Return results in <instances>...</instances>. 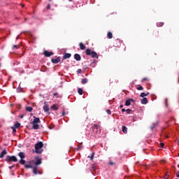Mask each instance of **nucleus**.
I'll list each match as a JSON object with an SVG mask.
<instances>
[{"label":"nucleus","instance_id":"f257e3e1","mask_svg":"<svg viewBox=\"0 0 179 179\" xmlns=\"http://www.w3.org/2000/svg\"><path fill=\"white\" fill-rule=\"evenodd\" d=\"M91 133H92V135L94 136H99L100 134H101V127L100 124H92L91 127Z\"/></svg>","mask_w":179,"mask_h":179},{"label":"nucleus","instance_id":"f03ea898","mask_svg":"<svg viewBox=\"0 0 179 179\" xmlns=\"http://www.w3.org/2000/svg\"><path fill=\"white\" fill-rule=\"evenodd\" d=\"M35 153L36 154H42L43 152V142H38L36 144H35Z\"/></svg>","mask_w":179,"mask_h":179},{"label":"nucleus","instance_id":"7ed1b4c3","mask_svg":"<svg viewBox=\"0 0 179 179\" xmlns=\"http://www.w3.org/2000/svg\"><path fill=\"white\" fill-rule=\"evenodd\" d=\"M39 123H41V120L39 117H36V116H34V121L30 122V124L33 125L32 129H39Z\"/></svg>","mask_w":179,"mask_h":179},{"label":"nucleus","instance_id":"20e7f679","mask_svg":"<svg viewBox=\"0 0 179 179\" xmlns=\"http://www.w3.org/2000/svg\"><path fill=\"white\" fill-rule=\"evenodd\" d=\"M85 53L86 55H91V57L96 58L97 59H99V55H97V53L94 51H92V50L90 49H86Z\"/></svg>","mask_w":179,"mask_h":179},{"label":"nucleus","instance_id":"39448f33","mask_svg":"<svg viewBox=\"0 0 179 179\" xmlns=\"http://www.w3.org/2000/svg\"><path fill=\"white\" fill-rule=\"evenodd\" d=\"M35 160H36V161H35V162L31 161L29 162V164L34 163L35 166H39L41 164H43V161H42L41 158L39 157V156L36 157Z\"/></svg>","mask_w":179,"mask_h":179},{"label":"nucleus","instance_id":"423d86ee","mask_svg":"<svg viewBox=\"0 0 179 179\" xmlns=\"http://www.w3.org/2000/svg\"><path fill=\"white\" fill-rule=\"evenodd\" d=\"M6 162H17V159L16 156H7L5 159Z\"/></svg>","mask_w":179,"mask_h":179},{"label":"nucleus","instance_id":"0eeeda50","mask_svg":"<svg viewBox=\"0 0 179 179\" xmlns=\"http://www.w3.org/2000/svg\"><path fill=\"white\" fill-rule=\"evenodd\" d=\"M43 55L45 57H50L54 55V53L52 52H48V50H45Z\"/></svg>","mask_w":179,"mask_h":179},{"label":"nucleus","instance_id":"6e6552de","mask_svg":"<svg viewBox=\"0 0 179 179\" xmlns=\"http://www.w3.org/2000/svg\"><path fill=\"white\" fill-rule=\"evenodd\" d=\"M134 102H135V100H134L133 99H129L126 101L124 106H131V103H134Z\"/></svg>","mask_w":179,"mask_h":179},{"label":"nucleus","instance_id":"1a4fd4ad","mask_svg":"<svg viewBox=\"0 0 179 179\" xmlns=\"http://www.w3.org/2000/svg\"><path fill=\"white\" fill-rule=\"evenodd\" d=\"M34 169L32 173H34V175H37V174L41 175V173L38 171V167L34 166V169Z\"/></svg>","mask_w":179,"mask_h":179},{"label":"nucleus","instance_id":"9d476101","mask_svg":"<svg viewBox=\"0 0 179 179\" xmlns=\"http://www.w3.org/2000/svg\"><path fill=\"white\" fill-rule=\"evenodd\" d=\"M51 62L54 64H58L59 62H61V59H60V57H57V59H52Z\"/></svg>","mask_w":179,"mask_h":179},{"label":"nucleus","instance_id":"9b49d317","mask_svg":"<svg viewBox=\"0 0 179 179\" xmlns=\"http://www.w3.org/2000/svg\"><path fill=\"white\" fill-rule=\"evenodd\" d=\"M74 59L80 62L82 59V57H80V55L79 54H74Z\"/></svg>","mask_w":179,"mask_h":179},{"label":"nucleus","instance_id":"f8f14e48","mask_svg":"<svg viewBox=\"0 0 179 179\" xmlns=\"http://www.w3.org/2000/svg\"><path fill=\"white\" fill-rule=\"evenodd\" d=\"M8 154L7 150H3L1 154H0V158L2 159L3 157H4L5 156H6V155Z\"/></svg>","mask_w":179,"mask_h":179},{"label":"nucleus","instance_id":"ddd939ff","mask_svg":"<svg viewBox=\"0 0 179 179\" xmlns=\"http://www.w3.org/2000/svg\"><path fill=\"white\" fill-rule=\"evenodd\" d=\"M71 56H72V55L70 53H64L63 59H67L70 58Z\"/></svg>","mask_w":179,"mask_h":179},{"label":"nucleus","instance_id":"4468645a","mask_svg":"<svg viewBox=\"0 0 179 179\" xmlns=\"http://www.w3.org/2000/svg\"><path fill=\"white\" fill-rule=\"evenodd\" d=\"M141 104H143V105L148 104V99L144 97L143 99L141 100Z\"/></svg>","mask_w":179,"mask_h":179},{"label":"nucleus","instance_id":"2eb2a0df","mask_svg":"<svg viewBox=\"0 0 179 179\" xmlns=\"http://www.w3.org/2000/svg\"><path fill=\"white\" fill-rule=\"evenodd\" d=\"M148 95H150V92H147V93L143 92L141 94L140 96L141 98H145V97L148 96Z\"/></svg>","mask_w":179,"mask_h":179},{"label":"nucleus","instance_id":"dca6fc26","mask_svg":"<svg viewBox=\"0 0 179 179\" xmlns=\"http://www.w3.org/2000/svg\"><path fill=\"white\" fill-rule=\"evenodd\" d=\"M128 129H127V127L125 126H122V133H124V134H126L127 133V130Z\"/></svg>","mask_w":179,"mask_h":179},{"label":"nucleus","instance_id":"f3484780","mask_svg":"<svg viewBox=\"0 0 179 179\" xmlns=\"http://www.w3.org/2000/svg\"><path fill=\"white\" fill-rule=\"evenodd\" d=\"M18 157H20V159H24V157H25V156H24V152H20V153H18Z\"/></svg>","mask_w":179,"mask_h":179},{"label":"nucleus","instance_id":"a211bd4d","mask_svg":"<svg viewBox=\"0 0 179 179\" xmlns=\"http://www.w3.org/2000/svg\"><path fill=\"white\" fill-rule=\"evenodd\" d=\"M107 37H108V38L111 39L113 38V35L112 34V33L110 31H108Z\"/></svg>","mask_w":179,"mask_h":179},{"label":"nucleus","instance_id":"6ab92c4d","mask_svg":"<svg viewBox=\"0 0 179 179\" xmlns=\"http://www.w3.org/2000/svg\"><path fill=\"white\" fill-rule=\"evenodd\" d=\"M87 82H88L87 78H83V80H81V84H83V85L87 84Z\"/></svg>","mask_w":179,"mask_h":179},{"label":"nucleus","instance_id":"aec40b11","mask_svg":"<svg viewBox=\"0 0 179 179\" xmlns=\"http://www.w3.org/2000/svg\"><path fill=\"white\" fill-rule=\"evenodd\" d=\"M43 110L45 113H48L49 112V107L48 105H45L43 106Z\"/></svg>","mask_w":179,"mask_h":179},{"label":"nucleus","instance_id":"412c9836","mask_svg":"<svg viewBox=\"0 0 179 179\" xmlns=\"http://www.w3.org/2000/svg\"><path fill=\"white\" fill-rule=\"evenodd\" d=\"M25 169H34V166H32V164H25L24 166Z\"/></svg>","mask_w":179,"mask_h":179},{"label":"nucleus","instance_id":"4be33fe9","mask_svg":"<svg viewBox=\"0 0 179 179\" xmlns=\"http://www.w3.org/2000/svg\"><path fill=\"white\" fill-rule=\"evenodd\" d=\"M156 25H157L158 27H162L163 25H164V23L162 22H159L156 23Z\"/></svg>","mask_w":179,"mask_h":179},{"label":"nucleus","instance_id":"5701e85b","mask_svg":"<svg viewBox=\"0 0 179 179\" xmlns=\"http://www.w3.org/2000/svg\"><path fill=\"white\" fill-rule=\"evenodd\" d=\"M80 48L81 50H85V45H83V43H80Z\"/></svg>","mask_w":179,"mask_h":179},{"label":"nucleus","instance_id":"b1692460","mask_svg":"<svg viewBox=\"0 0 179 179\" xmlns=\"http://www.w3.org/2000/svg\"><path fill=\"white\" fill-rule=\"evenodd\" d=\"M20 124L19 122H17V123H15V124L13 125V127H13V128H15V129H17V128L20 127Z\"/></svg>","mask_w":179,"mask_h":179},{"label":"nucleus","instance_id":"393cba45","mask_svg":"<svg viewBox=\"0 0 179 179\" xmlns=\"http://www.w3.org/2000/svg\"><path fill=\"white\" fill-rule=\"evenodd\" d=\"M88 158H90L91 161H93V158L94 157V152H92V154L91 155V156H88Z\"/></svg>","mask_w":179,"mask_h":179},{"label":"nucleus","instance_id":"a878e982","mask_svg":"<svg viewBox=\"0 0 179 179\" xmlns=\"http://www.w3.org/2000/svg\"><path fill=\"white\" fill-rule=\"evenodd\" d=\"M20 164H22V165H24V164H26V161L24 160L23 159H22L20 161Z\"/></svg>","mask_w":179,"mask_h":179},{"label":"nucleus","instance_id":"bb28decb","mask_svg":"<svg viewBox=\"0 0 179 179\" xmlns=\"http://www.w3.org/2000/svg\"><path fill=\"white\" fill-rule=\"evenodd\" d=\"M78 93L80 95H83V89L82 88H78Z\"/></svg>","mask_w":179,"mask_h":179},{"label":"nucleus","instance_id":"cd10ccee","mask_svg":"<svg viewBox=\"0 0 179 179\" xmlns=\"http://www.w3.org/2000/svg\"><path fill=\"white\" fill-rule=\"evenodd\" d=\"M52 109H54L55 110H58V107H57V106L55 104H54L53 106H51Z\"/></svg>","mask_w":179,"mask_h":179},{"label":"nucleus","instance_id":"c85d7f7f","mask_svg":"<svg viewBox=\"0 0 179 179\" xmlns=\"http://www.w3.org/2000/svg\"><path fill=\"white\" fill-rule=\"evenodd\" d=\"M26 110L27 112L31 113L33 108L31 107H27Z\"/></svg>","mask_w":179,"mask_h":179},{"label":"nucleus","instance_id":"c756f323","mask_svg":"<svg viewBox=\"0 0 179 179\" xmlns=\"http://www.w3.org/2000/svg\"><path fill=\"white\" fill-rule=\"evenodd\" d=\"M10 129H13V134H16L17 132L16 128H15L14 127H11Z\"/></svg>","mask_w":179,"mask_h":179},{"label":"nucleus","instance_id":"7c9ffc66","mask_svg":"<svg viewBox=\"0 0 179 179\" xmlns=\"http://www.w3.org/2000/svg\"><path fill=\"white\" fill-rule=\"evenodd\" d=\"M136 90H139V91H143V86H139V87H137Z\"/></svg>","mask_w":179,"mask_h":179},{"label":"nucleus","instance_id":"2f4dec72","mask_svg":"<svg viewBox=\"0 0 179 179\" xmlns=\"http://www.w3.org/2000/svg\"><path fill=\"white\" fill-rule=\"evenodd\" d=\"M83 148V145H80L78 146V148H76V150H81Z\"/></svg>","mask_w":179,"mask_h":179},{"label":"nucleus","instance_id":"473e14b6","mask_svg":"<svg viewBox=\"0 0 179 179\" xmlns=\"http://www.w3.org/2000/svg\"><path fill=\"white\" fill-rule=\"evenodd\" d=\"M13 49H19L20 45H15L13 46Z\"/></svg>","mask_w":179,"mask_h":179},{"label":"nucleus","instance_id":"72a5a7b5","mask_svg":"<svg viewBox=\"0 0 179 179\" xmlns=\"http://www.w3.org/2000/svg\"><path fill=\"white\" fill-rule=\"evenodd\" d=\"M106 113L109 115H111V110H110V109H107Z\"/></svg>","mask_w":179,"mask_h":179},{"label":"nucleus","instance_id":"f704fd0d","mask_svg":"<svg viewBox=\"0 0 179 179\" xmlns=\"http://www.w3.org/2000/svg\"><path fill=\"white\" fill-rule=\"evenodd\" d=\"M126 112H127V114H130L131 112V109H127Z\"/></svg>","mask_w":179,"mask_h":179},{"label":"nucleus","instance_id":"c9c22d12","mask_svg":"<svg viewBox=\"0 0 179 179\" xmlns=\"http://www.w3.org/2000/svg\"><path fill=\"white\" fill-rule=\"evenodd\" d=\"M76 72H77L78 74H80V73H82V69H78Z\"/></svg>","mask_w":179,"mask_h":179},{"label":"nucleus","instance_id":"e433bc0d","mask_svg":"<svg viewBox=\"0 0 179 179\" xmlns=\"http://www.w3.org/2000/svg\"><path fill=\"white\" fill-rule=\"evenodd\" d=\"M109 164H110V166H114V165H115V164L114 162H109Z\"/></svg>","mask_w":179,"mask_h":179},{"label":"nucleus","instance_id":"4c0bfd02","mask_svg":"<svg viewBox=\"0 0 179 179\" xmlns=\"http://www.w3.org/2000/svg\"><path fill=\"white\" fill-rule=\"evenodd\" d=\"M145 81H148V78H143V82H145Z\"/></svg>","mask_w":179,"mask_h":179},{"label":"nucleus","instance_id":"58836bf2","mask_svg":"<svg viewBox=\"0 0 179 179\" xmlns=\"http://www.w3.org/2000/svg\"><path fill=\"white\" fill-rule=\"evenodd\" d=\"M58 95H59L58 93H55V94H53V96H54L55 97H57V98H58Z\"/></svg>","mask_w":179,"mask_h":179},{"label":"nucleus","instance_id":"ea45409f","mask_svg":"<svg viewBox=\"0 0 179 179\" xmlns=\"http://www.w3.org/2000/svg\"><path fill=\"white\" fill-rule=\"evenodd\" d=\"M14 167H15V164H13L12 166H8V169L12 170V169Z\"/></svg>","mask_w":179,"mask_h":179},{"label":"nucleus","instance_id":"a19ab883","mask_svg":"<svg viewBox=\"0 0 179 179\" xmlns=\"http://www.w3.org/2000/svg\"><path fill=\"white\" fill-rule=\"evenodd\" d=\"M46 9H47V10L50 9V4H48V5L47 6Z\"/></svg>","mask_w":179,"mask_h":179},{"label":"nucleus","instance_id":"79ce46f5","mask_svg":"<svg viewBox=\"0 0 179 179\" xmlns=\"http://www.w3.org/2000/svg\"><path fill=\"white\" fill-rule=\"evenodd\" d=\"M160 146H161V148H163V147L164 146V143H160Z\"/></svg>","mask_w":179,"mask_h":179},{"label":"nucleus","instance_id":"37998d69","mask_svg":"<svg viewBox=\"0 0 179 179\" xmlns=\"http://www.w3.org/2000/svg\"><path fill=\"white\" fill-rule=\"evenodd\" d=\"M126 111H127V110H126L125 108H122V113H124V112H126Z\"/></svg>","mask_w":179,"mask_h":179},{"label":"nucleus","instance_id":"c03bdc74","mask_svg":"<svg viewBox=\"0 0 179 179\" xmlns=\"http://www.w3.org/2000/svg\"><path fill=\"white\" fill-rule=\"evenodd\" d=\"M176 176H177V178H179V171H178L177 173H176Z\"/></svg>","mask_w":179,"mask_h":179},{"label":"nucleus","instance_id":"a18cd8bd","mask_svg":"<svg viewBox=\"0 0 179 179\" xmlns=\"http://www.w3.org/2000/svg\"><path fill=\"white\" fill-rule=\"evenodd\" d=\"M24 115H20V119L24 118Z\"/></svg>","mask_w":179,"mask_h":179},{"label":"nucleus","instance_id":"49530a36","mask_svg":"<svg viewBox=\"0 0 179 179\" xmlns=\"http://www.w3.org/2000/svg\"><path fill=\"white\" fill-rule=\"evenodd\" d=\"M92 169L93 171H95V166H94V165H92Z\"/></svg>","mask_w":179,"mask_h":179},{"label":"nucleus","instance_id":"de8ad7c7","mask_svg":"<svg viewBox=\"0 0 179 179\" xmlns=\"http://www.w3.org/2000/svg\"><path fill=\"white\" fill-rule=\"evenodd\" d=\"M65 114H66L65 111H63V113H62V115L63 116H65Z\"/></svg>","mask_w":179,"mask_h":179},{"label":"nucleus","instance_id":"09e8293b","mask_svg":"<svg viewBox=\"0 0 179 179\" xmlns=\"http://www.w3.org/2000/svg\"><path fill=\"white\" fill-rule=\"evenodd\" d=\"M155 124H153V126H152V127H151V129H155Z\"/></svg>","mask_w":179,"mask_h":179},{"label":"nucleus","instance_id":"8fccbe9b","mask_svg":"<svg viewBox=\"0 0 179 179\" xmlns=\"http://www.w3.org/2000/svg\"><path fill=\"white\" fill-rule=\"evenodd\" d=\"M123 108V105L120 106V108Z\"/></svg>","mask_w":179,"mask_h":179},{"label":"nucleus","instance_id":"3c124183","mask_svg":"<svg viewBox=\"0 0 179 179\" xmlns=\"http://www.w3.org/2000/svg\"><path fill=\"white\" fill-rule=\"evenodd\" d=\"M69 1L72 2V1H73V0H69Z\"/></svg>","mask_w":179,"mask_h":179},{"label":"nucleus","instance_id":"603ef678","mask_svg":"<svg viewBox=\"0 0 179 179\" xmlns=\"http://www.w3.org/2000/svg\"><path fill=\"white\" fill-rule=\"evenodd\" d=\"M50 2H52V0H48Z\"/></svg>","mask_w":179,"mask_h":179},{"label":"nucleus","instance_id":"864d4df0","mask_svg":"<svg viewBox=\"0 0 179 179\" xmlns=\"http://www.w3.org/2000/svg\"><path fill=\"white\" fill-rule=\"evenodd\" d=\"M47 102H44V104L46 105Z\"/></svg>","mask_w":179,"mask_h":179},{"label":"nucleus","instance_id":"5fc2aeb1","mask_svg":"<svg viewBox=\"0 0 179 179\" xmlns=\"http://www.w3.org/2000/svg\"><path fill=\"white\" fill-rule=\"evenodd\" d=\"M161 162H164V160L161 161Z\"/></svg>","mask_w":179,"mask_h":179},{"label":"nucleus","instance_id":"6e6d98bb","mask_svg":"<svg viewBox=\"0 0 179 179\" xmlns=\"http://www.w3.org/2000/svg\"><path fill=\"white\" fill-rule=\"evenodd\" d=\"M22 8H24V5H22Z\"/></svg>","mask_w":179,"mask_h":179},{"label":"nucleus","instance_id":"4d7b16f0","mask_svg":"<svg viewBox=\"0 0 179 179\" xmlns=\"http://www.w3.org/2000/svg\"><path fill=\"white\" fill-rule=\"evenodd\" d=\"M167 178V176H166V178H164V179H166Z\"/></svg>","mask_w":179,"mask_h":179},{"label":"nucleus","instance_id":"13d9d810","mask_svg":"<svg viewBox=\"0 0 179 179\" xmlns=\"http://www.w3.org/2000/svg\"><path fill=\"white\" fill-rule=\"evenodd\" d=\"M178 168H179V164H178Z\"/></svg>","mask_w":179,"mask_h":179},{"label":"nucleus","instance_id":"bf43d9fd","mask_svg":"<svg viewBox=\"0 0 179 179\" xmlns=\"http://www.w3.org/2000/svg\"><path fill=\"white\" fill-rule=\"evenodd\" d=\"M178 157H179V153L178 154Z\"/></svg>","mask_w":179,"mask_h":179},{"label":"nucleus","instance_id":"052dcab7","mask_svg":"<svg viewBox=\"0 0 179 179\" xmlns=\"http://www.w3.org/2000/svg\"><path fill=\"white\" fill-rule=\"evenodd\" d=\"M0 67H1V64H0Z\"/></svg>","mask_w":179,"mask_h":179}]
</instances>
